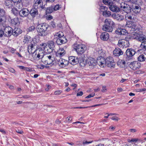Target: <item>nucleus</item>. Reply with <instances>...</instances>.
Masks as SVG:
<instances>
[{
  "label": "nucleus",
  "mask_w": 146,
  "mask_h": 146,
  "mask_svg": "<svg viewBox=\"0 0 146 146\" xmlns=\"http://www.w3.org/2000/svg\"><path fill=\"white\" fill-rule=\"evenodd\" d=\"M49 28L48 25L46 23L38 24L36 27V30L39 35L41 36H45L48 33V30Z\"/></svg>",
  "instance_id": "f257e3e1"
},
{
  "label": "nucleus",
  "mask_w": 146,
  "mask_h": 146,
  "mask_svg": "<svg viewBox=\"0 0 146 146\" xmlns=\"http://www.w3.org/2000/svg\"><path fill=\"white\" fill-rule=\"evenodd\" d=\"M104 3L109 6L110 9L112 11L115 12H118L120 11V8L115 6L112 1L109 0H103Z\"/></svg>",
  "instance_id": "f03ea898"
},
{
  "label": "nucleus",
  "mask_w": 146,
  "mask_h": 146,
  "mask_svg": "<svg viewBox=\"0 0 146 146\" xmlns=\"http://www.w3.org/2000/svg\"><path fill=\"white\" fill-rule=\"evenodd\" d=\"M73 48L78 55L84 53L86 49L85 45L82 44H74L73 45Z\"/></svg>",
  "instance_id": "7ed1b4c3"
},
{
  "label": "nucleus",
  "mask_w": 146,
  "mask_h": 146,
  "mask_svg": "<svg viewBox=\"0 0 146 146\" xmlns=\"http://www.w3.org/2000/svg\"><path fill=\"white\" fill-rule=\"evenodd\" d=\"M54 58L50 54H45L42 59V61L46 64H50L53 61Z\"/></svg>",
  "instance_id": "20e7f679"
},
{
  "label": "nucleus",
  "mask_w": 146,
  "mask_h": 146,
  "mask_svg": "<svg viewBox=\"0 0 146 146\" xmlns=\"http://www.w3.org/2000/svg\"><path fill=\"white\" fill-rule=\"evenodd\" d=\"M36 53H34L33 54V57L35 60H38L41 59H42L45 54H44V51L38 49L36 51Z\"/></svg>",
  "instance_id": "39448f33"
},
{
  "label": "nucleus",
  "mask_w": 146,
  "mask_h": 146,
  "mask_svg": "<svg viewBox=\"0 0 146 146\" xmlns=\"http://www.w3.org/2000/svg\"><path fill=\"white\" fill-rule=\"evenodd\" d=\"M97 61L94 58L90 57L87 59V66L90 68H93L96 66Z\"/></svg>",
  "instance_id": "423d86ee"
},
{
  "label": "nucleus",
  "mask_w": 146,
  "mask_h": 146,
  "mask_svg": "<svg viewBox=\"0 0 146 146\" xmlns=\"http://www.w3.org/2000/svg\"><path fill=\"white\" fill-rule=\"evenodd\" d=\"M105 63L110 68H114L115 65V63L113 58L111 57H107L105 60Z\"/></svg>",
  "instance_id": "0eeeda50"
},
{
  "label": "nucleus",
  "mask_w": 146,
  "mask_h": 146,
  "mask_svg": "<svg viewBox=\"0 0 146 146\" xmlns=\"http://www.w3.org/2000/svg\"><path fill=\"white\" fill-rule=\"evenodd\" d=\"M42 2L39 0H34L33 8L35 9H43L44 8V6L42 5Z\"/></svg>",
  "instance_id": "6e6552de"
},
{
  "label": "nucleus",
  "mask_w": 146,
  "mask_h": 146,
  "mask_svg": "<svg viewBox=\"0 0 146 146\" xmlns=\"http://www.w3.org/2000/svg\"><path fill=\"white\" fill-rule=\"evenodd\" d=\"M132 24V30L133 31H134L133 34L139 31V27L138 24H137L136 23L137 20L132 19L131 21Z\"/></svg>",
  "instance_id": "1a4fd4ad"
},
{
  "label": "nucleus",
  "mask_w": 146,
  "mask_h": 146,
  "mask_svg": "<svg viewBox=\"0 0 146 146\" xmlns=\"http://www.w3.org/2000/svg\"><path fill=\"white\" fill-rule=\"evenodd\" d=\"M133 37L134 38L137 39L140 42H142L144 41H146V38L145 37L144 35L140 36L139 34V31L133 34Z\"/></svg>",
  "instance_id": "9d476101"
},
{
  "label": "nucleus",
  "mask_w": 146,
  "mask_h": 146,
  "mask_svg": "<svg viewBox=\"0 0 146 146\" xmlns=\"http://www.w3.org/2000/svg\"><path fill=\"white\" fill-rule=\"evenodd\" d=\"M140 64L137 61H134L131 62L129 66L130 68L133 70H137L140 67Z\"/></svg>",
  "instance_id": "9b49d317"
},
{
  "label": "nucleus",
  "mask_w": 146,
  "mask_h": 146,
  "mask_svg": "<svg viewBox=\"0 0 146 146\" xmlns=\"http://www.w3.org/2000/svg\"><path fill=\"white\" fill-rule=\"evenodd\" d=\"M1 29L4 30V32L5 36H10L12 35L11 32L12 31V29L10 27H6L5 28L1 27Z\"/></svg>",
  "instance_id": "f8f14e48"
},
{
  "label": "nucleus",
  "mask_w": 146,
  "mask_h": 146,
  "mask_svg": "<svg viewBox=\"0 0 146 146\" xmlns=\"http://www.w3.org/2000/svg\"><path fill=\"white\" fill-rule=\"evenodd\" d=\"M120 8L127 13L130 12V7L129 5L125 3H122L120 4Z\"/></svg>",
  "instance_id": "ddd939ff"
},
{
  "label": "nucleus",
  "mask_w": 146,
  "mask_h": 146,
  "mask_svg": "<svg viewBox=\"0 0 146 146\" xmlns=\"http://www.w3.org/2000/svg\"><path fill=\"white\" fill-rule=\"evenodd\" d=\"M97 61V63L101 67H104L105 65V60L104 58L102 56L98 58Z\"/></svg>",
  "instance_id": "4468645a"
},
{
  "label": "nucleus",
  "mask_w": 146,
  "mask_h": 146,
  "mask_svg": "<svg viewBox=\"0 0 146 146\" xmlns=\"http://www.w3.org/2000/svg\"><path fill=\"white\" fill-rule=\"evenodd\" d=\"M58 64L60 67H64L68 65V61L65 59L60 58L58 62Z\"/></svg>",
  "instance_id": "2eb2a0df"
},
{
  "label": "nucleus",
  "mask_w": 146,
  "mask_h": 146,
  "mask_svg": "<svg viewBox=\"0 0 146 146\" xmlns=\"http://www.w3.org/2000/svg\"><path fill=\"white\" fill-rule=\"evenodd\" d=\"M135 52L134 50L132 48H128L126 51V55L129 59L131 58L135 54Z\"/></svg>",
  "instance_id": "dca6fc26"
},
{
  "label": "nucleus",
  "mask_w": 146,
  "mask_h": 146,
  "mask_svg": "<svg viewBox=\"0 0 146 146\" xmlns=\"http://www.w3.org/2000/svg\"><path fill=\"white\" fill-rule=\"evenodd\" d=\"M78 58L76 57L70 56L69 57V62L71 64L74 65L78 62Z\"/></svg>",
  "instance_id": "f3484780"
},
{
  "label": "nucleus",
  "mask_w": 146,
  "mask_h": 146,
  "mask_svg": "<svg viewBox=\"0 0 146 146\" xmlns=\"http://www.w3.org/2000/svg\"><path fill=\"white\" fill-rule=\"evenodd\" d=\"M123 51L119 48H116L113 51V54L116 56H119L123 54Z\"/></svg>",
  "instance_id": "a211bd4d"
},
{
  "label": "nucleus",
  "mask_w": 146,
  "mask_h": 146,
  "mask_svg": "<svg viewBox=\"0 0 146 146\" xmlns=\"http://www.w3.org/2000/svg\"><path fill=\"white\" fill-rule=\"evenodd\" d=\"M66 54V51L62 48H60L56 52V55L59 57H61Z\"/></svg>",
  "instance_id": "6ab92c4d"
},
{
  "label": "nucleus",
  "mask_w": 146,
  "mask_h": 146,
  "mask_svg": "<svg viewBox=\"0 0 146 146\" xmlns=\"http://www.w3.org/2000/svg\"><path fill=\"white\" fill-rule=\"evenodd\" d=\"M115 32L117 34L120 35H124L127 34V32L125 29L120 28H117Z\"/></svg>",
  "instance_id": "aec40b11"
},
{
  "label": "nucleus",
  "mask_w": 146,
  "mask_h": 146,
  "mask_svg": "<svg viewBox=\"0 0 146 146\" xmlns=\"http://www.w3.org/2000/svg\"><path fill=\"white\" fill-rule=\"evenodd\" d=\"M67 42L66 39L64 37H62L61 38L56 39V42L58 45H61L66 43Z\"/></svg>",
  "instance_id": "412c9836"
},
{
  "label": "nucleus",
  "mask_w": 146,
  "mask_h": 146,
  "mask_svg": "<svg viewBox=\"0 0 146 146\" xmlns=\"http://www.w3.org/2000/svg\"><path fill=\"white\" fill-rule=\"evenodd\" d=\"M6 19V17L5 15L0 17V25L2 26L3 28L5 26V23Z\"/></svg>",
  "instance_id": "4be33fe9"
},
{
  "label": "nucleus",
  "mask_w": 146,
  "mask_h": 146,
  "mask_svg": "<svg viewBox=\"0 0 146 146\" xmlns=\"http://www.w3.org/2000/svg\"><path fill=\"white\" fill-rule=\"evenodd\" d=\"M87 59H85V58H82L80 59L79 61V64L82 67H84L86 65L87 66Z\"/></svg>",
  "instance_id": "5701e85b"
},
{
  "label": "nucleus",
  "mask_w": 146,
  "mask_h": 146,
  "mask_svg": "<svg viewBox=\"0 0 146 146\" xmlns=\"http://www.w3.org/2000/svg\"><path fill=\"white\" fill-rule=\"evenodd\" d=\"M104 23L106 25H108L109 27H111V28H113L112 26H113L114 23L111 19H106Z\"/></svg>",
  "instance_id": "b1692460"
},
{
  "label": "nucleus",
  "mask_w": 146,
  "mask_h": 146,
  "mask_svg": "<svg viewBox=\"0 0 146 146\" xmlns=\"http://www.w3.org/2000/svg\"><path fill=\"white\" fill-rule=\"evenodd\" d=\"M100 38L102 40H107L109 38V34L106 32L103 33L101 35Z\"/></svg>",
  "instance_id": "393cba45"
},
{
  "label": "nucleus",
  "mask_w": 146,
  "mask_h": 146,
  "mask_svg": "<svg viewBox=\"0 0 146 146\" xmlns=\"http://www.w3.org/2000/svg\"><path fill=\"white\" fill-rule=\"evenodd\" d=\"M112 17L115 19L119 21H121L124 18L123 15L118 14L114 13L112 15Z\"/></svg>",
  "instance_id": "a878e982"
},
{
  "label": "nucleus",
  "mask_w": 146,
  "mask_h": 146,
  "mask_svg": "<svg viewBox=\"0 0 146 146\" xmlns=\"http://www.w3.org/2000/svg\"><path fill=\"white\" fill-rule=\"evenodd\" d=\"M133 12L135 14L139 13L141 11V8L139 6H135L132 8Z\"/></svg>",
  "instance_id": "bb28decb"
},
{
  "label": "nucleus",
  "mask_w": 146,
  "mask_h": 146,
  "mask_svg": "<svg viewBox=\"0 0 146 146\" xmlns=\"http://www.w3.org/2000/svg\"><path fill=\"white\" fill-rule=\"evenodd\" d=\"M125 64L126 63L125 61L121 60H119L117 62L118 66L121 68L124 67Z\"/></svg>",
  "instance_id": "cd10ccee"
},
{
  "label": "nucleus",
  "mask_w": 146,
  "mask_h": 146,
  "mask_svg": "<svg viewBox=\"0 0 146 146\" xmlns=\"http://www.w3.org/2000/svg\"><path fill=\"white\" fill-rule=\"evenodd\" d=\"M102 29L103 31H105L112 32L113 31V28H111V27H109V26L108 25L107 26L105 24L103 26Z\"/></svg>",
  "instance_id": "c85d7f7f"
},
{
  "label": "nucleus",
  "mask_w": 146,
  "mask_h": 146,
  "mask_svg": "<svg viewBox=\"0 0 146 146\" xmlns=\"http://www.w3.org/2000/svg\"><path fill=\"white\" fill-rule=\"evenodd\" d=\"M19 14L21 17H25L28 14L27 10V9L20 10L19 12Z\"/></svg>",
  "instance_id": "c756f323"
},
{
  "label": "nucleus",
  "mask_w": 146,
  "mask_h": 146,
  "mask_svg": "<svg viewBox=\"0 0 146 146\" xmlns=\"http://www.w3.org/2000/svg\"><path fill=\"white\" fill-rule=\"evenodd\" d=\"M38 12L37 9H35L33 8L30 11V14L33 17H34L35 16L37 15Z\"/></svg>",
  "instance_id": "7c9ffc66"
},
{
  "label": "nucleus",
  "mask_w": 146,
  "mask_h": 146,
  "mask_svg": "<svg viewBox=\"0 0 146 146\" xmlns=\"http://www.w3.org/2000/svg\"><path fill=\"white\" fill-rule=\"evenodd\" d=\"M64 34L62 32H59L56 33L54 35L55 38L57 39L58 38H61L62 37H64Z\"/></svg>",
  "instance_id": "2f4dec72"
},
{
  "label": "nucleus",
  "mask_w": 146,
  "mask_h": 146,
  "mask_svg": "<svg viewBox=\"0 0 146 146\" xmlns=\"http://www.w3.org/2000/svg\"><path fill=\"white\" fill-rule=\"evenodd\" d=\"M47 44L50 49H51L52 50L55 47L54 42L52 41L51 40L48 41Z\"/></svg>",
  "instance_id": "473e14b6"
},
{
  "label": "nucleus",
  "mask_w": 146,
  "mask_h": 146,
  "mask_svg": "<svg viewBox=\"0 0 146 146\" xmlns=\"http://www.w3.org/2000/svg\"><path fill=\"white\" fill-rule=\"evenodd\" d=\"M41 47L39 48L41 50H43V51H46L47 50H48V49H47V44L45 43H42L40 45Z\"/></svg>",
  "instance_id": "72a5a7b5"
},
{
  "label": "nucleus",
  "mask_w": 146,
  "mask_h": 146,
  "mask_svg": "<svg viewBox=\"0 0 146 146\" xmlns=\"http://www.w3.org/2000/svg\"><path fill=\"white\" fill-rule=\"evenodd\" d=\"M133 15H131L130 14H128L126 15H125V19L126 20H132L133 19Z\"/></svg>",
  "instance_id": "f704fd0d"
},
{
  "label": "nucleus",
  "mask_w": 146,
  "mask_h": 146,
  "mask_svg": "<svg viewBox=\"0 0 146 146\" xmlns=\"http://www.w3.org/2000/svg\"><path fill=\"white\" fill-rule=\"evenodd\" d=\"M31 37L29 36H26L24 37L23 42L25 43H28L30 41Z\"/></svg>",
  "instance_id": "c9c22d12"
},
{
  "label": "nucleus",
  "mask_w": 146,
  "mask_h": 146,
  "mask_svg": "<svg viewBox=\"0 0 146 146\" xmlns=\"http://www.w3.org/2000/svg\"><path fill=\"white\" fill-rule=\"evenodd\" d=\"M123 47L126 48L128 47L129 45V42L128 41L125 39H123Z\"/></svg>",
  "instance_id": "e433bc0d"
},
{
  "label": "nucleus",
  "mask_w": 146,
  "mask_h": 146,
  "mask_svg": "<svg viewBox=\"0 0 146 146\" xmlns=\"http://www.w3.org/2000/svg\"><path fill=\"white\" fill-rule=\"evenodd\" d=\"M103 15L104 16L107 17L110 16L111 15V12L110 11H105L104 12H103Z\"/></svg>",
  "instance_id": "4c0bfd02"
},
{
  "label": "nucleus",
  "mask_w": 146,
  "mask_h": 146,
  "mask_svg": "<svg viewBox=\"0 0 146 146\" xmlns=\"http://www.w3.org/2000/svg\"><path fill=\"white\" fill-rule=\"evenodd\" d=\"M35 46V44H33L32 43H31L30 45L28 46V51L29 52L30 50L31 52H32V51L34 49V46ZM35 49V48H34Z\"/></svg>",
  "instance_id": "58836bf2"
},
{
  "label": "nucleus",
  "mask_w": 146,
  "mask_h": 146,
  "mask_svg": "<svg viewBox=\"0 0 146 146\" xmlns=\"http://www.w3.org/2000/svg\"><path fill=\"white\" fill-rule=\"evenodd\" d=\"M140 47L143 48V49L146 50V41L141 42V43L140 45Z\"/></svg>",
  "instance_id": "ea45409f"
},
{
  "label": "nucleus",
  "mask_w": 146,
  "mask_h": 146,
  "mask_svg": "<svg viewBox=\"0 0 146 146\" xmlns=\"http://www.w3.org/2000/svg\"><path fill=\"white\" fill-rule=\"evenodd\" d=\"M123 39L120 40L118 41L117 45L119 47H123Z\"/></svg>",
  "instance_id": "a19ab883"
},
{
  "label": "nucleus",
  "mask_w": 146,
  "mask_h": 146,
  "mask_svg": "<svg viewBox=\"0 0 146 146\" xmlns=\"http://www.w3.org/2000/svg\"><path fill=\"white\" fill-rule=\"evenodd\" d=\"M138 61L143 62L145 60V57L143 55L140 56L138 58Z\"/></svg>",
  "instance_id": "79ce46f5"
},
{
  "label": "nucleus",
  "mask_w": 146,
  "mask_h": 146,
  "mask_svg": "<svg viewBox=\"0 0 146 146\" xmlns=\"http://www.w3.org/2000/svg\"><path fill=\"white\" fill-rule=\"evenodd\" d=\"M54 9L53 7H51L48 8L46 9V12L47 13H51L53 11Z\"/></svg>",
  "instance_id": "37998d69"
},
{
  "label": "nucleus",
  "mask_w": 146,
  "mask_h": 146,
  "mask_svg": "<svg viewBox=\"0 0 146 146\" xmlns=\"http://www.w3.org/2000/svg\"><path fill=\"white\" fill-rule=\"evenodd\" d=\"M99 9L100 11L102 12H104L105 11H106L107 10V8L104 6H102L100 7Z\"/></svg>",
  "instance_id": "c03bdc74"
},
{
  "label": "nucleus",
  "mask_w": 146,
  "mask_h": 146,
  "mask_svg": "<svg viewBox=\"0 0 146 146\" xmlns=\"http://www.w3.org/2000/svg\"><path fill=\"white\" fill-rule=\"evenodd\" d=\"M12 12L13 14L17 16L18 14V11L17 8H14L12 10Z\"/></svg>",
  "instance_id": "a18cd8bd"
},
{
  "label": "nucleus",
  "mask_w": 146,
  "mask_h": 146,
  "mask_svg": "<svg viewBox=\"0 0 146 146\" xmlns=\"http://www.w3.org/2000/svg\"><path fill=\"white\" fill-rule=\"evenodd\" d=\"M5 12L3 9L0 8V17L5 15Z\"/></svg>",
  "instance_id": "49530a36"
},
{
  "label": "nucleus",
  "mask_w": 146,
  "mask_h": 146,
  "mask_svg": "<svg viewBox=\"0 0 146 146\" xmlns=\"http://www.w3.org/2000/svg\"><path fill=\"white\" fill-rule=\"evenodd\" d=\"M143 3V2L141 0H137L136 1V4L138 5L137 6H139L141 5Z\"/></svg>",
  "instance_id": "de8ad7c7"
},
{
  "label": "nucleus",
  "mask_w": 146,
  "mask_h": 146,
  "mask_svg": "<svg viewBox=\"0 0 146 146\" xmlns=\"http://www.w3.org/2000/svg\"><path fill=\"white\" fill-rule=\"evenodd\" d=\"M18 18H17L16 19H14L13 21H12V24L16 25L18 22Z\"/></svg>",
  "instance_id": "09e8293b"
},
{
  "label": "nucleus",
  "mask_w": 146,
  "mask_h": 146,
  "mask_svg": "<svg viewBox=\"0 0 146 146\" xmlns=\"http://www.w3.org/2000/svg\"><path fill=\"white\" fill-rule=\"evenodd\" d=\"M126 26L128 27L131 28H132V26L131 21L127 22L126 24Z\"/></svg>",
  "instance_id": "8fccbe9b"
},
{
  "label": "nucleus",
  "mask_w": 146,
  "mask_h": 146,
  "mask_svg": "<svg viewBox=\"0 0 146 146\" xmlns=\"http://www.w3.org/2000/svg\"><path fill=\"white\" fill-rule=\"evenodd\" d=\"M35 29V27L33 26H32L29 27V28L28 29V31L29 32L33 31H34Z\"/></svg>",
  "instance_id": "3c124183"
},
{
  "label": "nucleus",
  "mask_w": 146,
  "mask_h": 146,
  "mask_svg": "<svg viewBox=\"0 0 146 146\" xmlns=\"http://www.w3.org/2000/svg\"><path fill=\"white\" fill-rule=\"evenodd\" d=\"M98 53L101 56H103L104 54V53L103 52L102 50V49H101L99 50L98 51Z\"/></svg>",
  "instance_id": "603ef678"
},
{
  "label": "nucleus",
  "mask_w": 146,
  "mask_h": 146,
  "mask_svg": "<svg viewBox=\"0 0 146 146\" xmlns=\"http://www.w3.org/2000/svg\"><path fill=\"white\" fill-rule=\"evenodd\" d=\"M11 3V1L10 0H6L5 2V4L6 6H9Z\"/></svg>",
  "instance_id": "864d4df0"
},
{
  "label": "nucleus",
  "mask_w": 146,
  "mask_h": 146,
  "mask_svg": "<svg viewBox=\"0 0 146 146\" xmlns=\"http://www.w3.org/2000/svg\"><path fill=\"white\" fill-rule=\"evenodd\" d=\"M60 8V7L59 5L57 4L54 6L53 9L54 11H57L59 10Z\"/></svg>",
  "instance_id": "5fc2aeb1"
},
{
  "label": "nucleus",
  "mask_w": 146,
  "mask_h": 146,
  "mask_svg": "<svg viewBox=\"0 0 146 146\" xmlns=\"http://www.w3.org/2000/svg\"><path fill=\"white\" fill-rule=\"evenodd\" d=\"M93 141H84L83 142V145H86L88 144L92 143V142Z\"/></svg>",
  "instance_id": "6e6d98bb"
},
{
  "label": "nucleus",
  "mask_w": 146,
  "mask_h": 146,
  "mask_svg": "<svg viewBox=\"0 0 146 146\" xmlns=\"http://www.w3.org/2000/svg\"><path fill=\"white\" fill-rule=\"evenodd\" d=\"M50 26L53 28L56 27V25L54 21H52L50 23Z\"/></svg>",
  "instance_id": "4d7b16f0"
},
{
  "label": "nucleus",
  "mask_w": 146,
  "mask_h": 146,
  "mask_svg": "<svg viewBox=\"0 0 146 146\" xmlns=\"http://www.w3.org/2000/svg\"><path fill=\"white\" fill-rule=\"evenodd\" d=\"M12 1L14 3V5L16 6V7H17V5L18 4V0H12Z\"/></svg>",
  "instance_id": "13d9d810"
},
{
  "label": "nucleus",
  "mask_w": 146,
  "mask_h": 146,
  "mask_svg": "<svg viewBox=\"0 0 146 146\" xmlns=\"http://www.w3.org/2000/svg\"><path fill=\"white\" fill-rule=\"evenodd\" d=\"M72 117H67V118L66 119V121L67 122H69L70 121H72Z\"/></svg>",
  "instance_id": "bf43d9fd"
},
{
  "label": "nucleus",
  "mask_w": 146,
  "mask_h": 146,
  "mask_svg": "<svg viewBox=\"0 0 146 146\" xmlns=\"http://www.w3.org/2000/svg\"><path fill=\"white\" fill-rule=\"evenodd\" d=\"M12 35H13L14 36H17L18 35V33L16 32V31H14V30L12 31Z\"/></svg>",
  "instance_id": "052dcab7"
},
{
  "label": "nucleus",
  "mask_w": 146,
  "mask_h": 146,
  "mask_svg": "<svg viewBox=\"0 0 146 146\" xmlns=\"http://www.w3.org/2000/svg\"><path fill=\"white\" fill-rule=\"evenodd\" d=\"M3 30V29L0 30V37H2L4 33Z\"/></svg>",
  "instance_id": "680f3d73"
},
{
  "label": "nucleus",
  "mask_w": 146,
  "mask_h": 146,
  "mask_svg": "<svg viewBox=\"0 0 146 146\" xmlns=\"http://www.w3.org/2000/svg\"><path fill=\"white\" fill-rule=\"evenodd\" d=\"M94 96H95V94L94 93L93 94H90L89 95H88V96H87L85 98H91L92 97H93Z\"/></svg>",
  "instance_id": "e2e57ef3"
},
{
  "label": "nucleus",
  "mask_w": 146,
  "mask_h": 146,
  "mask_svg": "<svg viewBox=\"0 0 146 146\" xmlns=\"http://www.w3.org/2000/svg\"><path fill=\"white\" fill-rule=\"evenodd\" d=\"M8 70L12 73H14L15 72V70L12 68H9L8 69Z\"/></svg>",
  "instance_id": "0e129e2a"
},
{
  "label": "nucleus",
  "mask_w": 146,
  "mask_h": 146,
  "mask_svg": "<svg viewBox=\"0 0 146 146\" xmlns=\"http://www.w3.org/2000/svg\"><path fill=\"white\" fill-rule=\"evenodd\" d=\"M61 93V91L60 90H58L54 92V94L55 95H59Z\"/></svg>",
  "instance_id": "69168bd1"
},
{
  "label": "nucleus",
  "mask_w": 146,
  "mask_h": 146,
  "mask_svg": "<svg viewBox=\"0 0 146 146\" xmlns=\"http://www.w3.org/2000/svg\"><path fill=\"white\" fill-rule=\"evenodd\" d=\"M83 94V92H78L77 94V96H82Z\"/></svg>",
  "instance_id": "338daca9"
},
{
  "label": "nucleus",
  "mask_w": 146,
  "mask_h": 146,
  "mask_svg": "<svg viewBox=\"0 0 146 146\" xmlns=\"http://www.w3.org/2000/svg\"><path fill=\"white\" fill-rule=\"evenodd\" d=\"M111 119L113 120L117 121L118 119L117 117H113L111 118Z\"/></svg>",
  "instance_id": "774afa93"
}]
</instances>
